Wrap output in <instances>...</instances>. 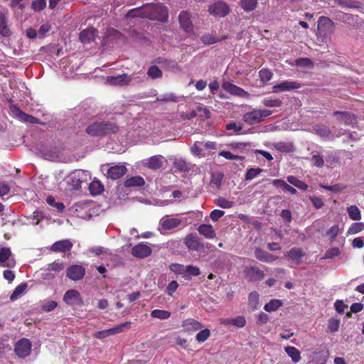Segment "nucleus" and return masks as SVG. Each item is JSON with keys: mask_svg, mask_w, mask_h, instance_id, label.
Returning a JSON list of instances; mask_svg holds the SVG:
<instances>
[{"mask_svg": "<svg viewBox=\"0 0 364 364\" xmlns=\"http://www.w3.org/2000/svg\"><path fill=\"white\" fill-rule=\"evenodd\" d=\"M282 303L279 299H272L269 303L266 304L264 306V310L268 312H272L277 310L281 306Z\"/></svg>", "mask_w": 364, "mask_h": 364, "instance_id": "obj_34", "label": "nucleus"}, {"mask_svg": "<svg viewBox=\"0 0 364 364\" xmlns=\"http://www.w3.org/2000/svg\"><path fill=\"white\" fill-rule=\"evenodd\" d=\"M144 180L141 176H132L127 178L124 181V186L126 187H136V186H142L144 185Z\"/></svg>", "mask_w": 364, "mask_h": 364, "instance_id": "obj_27", "label": "nucleus"}, {"mask_svg": "<svg viewBox=\"0 0 364 364\" xmlns=\"http://www.w3.org/2000/svg\"><path fill=\"white\" fill-rule=\"evenodd\" d=\"M249 304L253 308L256 309L259 303V294L256 291H252L249 295Z\"/></svg>", "mask_w": 364, "mask_h": 364, "instance_id": "obj_50", "label": "nucleus"}, {"mask_svg": "<svg viewBox=\"0 0 364 364\" xmlns=\"http://www.w3.org/2000/svg\"><path fill=\"white\" fill-rule=\"evenodd\" d=\"M161 156H154L150 157L147 162H146L145 165L148 168L151 169H158L161 168L163 165V161L161 160Z\"/></svg>", "mask_w": 364, "mask_h": 364, "instance_id": "obj_26", "label": "nucleus"}, {"mask_svg": "<svg viewBox=\"0 0 364 364\" xmlns=\"http://www.w3.org/2000/svg\"><path fill=\"white\" fill-rule=\"evenodd\" d=\"M240 5L245 11H251L257 7V0H240Z\"/></svg>", "mask_w": 364, "mask_h": 364, "instance_id": "obj_32", "label": "nucleus"}, {"mask_svg": "<svg viewBox=\"0 0 364 364\" xmlns=\"http://www.w3.org/2000/svg\"><path fill=\"white\" fill-rule=\"evenodd\" d=\"M90 190L92 194H99L103 191L104 188L98 181H94L90 184Z\"/></svg>", "mask_w": 364, "mask_h": 364, "instance_id": "obj_48", "label": "nucleus"}, {"mask_svg": "<svg viewBox=\"0 0 364 364\" xmlns=\"http://www.w3.org/2000/svg\"><path fill=\"white\" fill-rule=\"evenodd\" d=\"M97 36V30L94 28H88L80 33V40L83 43H90Z\"/></svg>", "mask_w": 364, "mask_h": 364, "instance_id": "obj_17", "label": "nucleus"}, {"mask_svg": "<svg viewBox=\"0 0 364 364\" xmlns=\"http://www.w3.org/2000/svg\"><path fill=\"white\" fill-rule=\"evenodd\" d=\"M63 301L70 306H81L83 303L80 293L75 289L67 291L64 294Z\"/></svg>", "mask_w": 364, "mask_h": 364, "instance_id": "obj_10", "label": "nucleus"}, {"mask_svg": "<svg viewBox=\"0 0 364 364\" xmlns=\"http://www.w3.org/2000/svg\"><path fill=\"white\" fill-rule=\"evenodd\" d=\"M46 6V0H33L32 2V9L35 11H41Z\"/></svg>", "mask_w": 364, "mask_h": 364, "instance_id": "obj_53", "label": "nucleus"}, {"mask_svg": "<svg viewBox=\"0 0 364 364\" xmlns=\"http://www.w3.org/2000/svg\"><path fill=\"white\" fill-rule=\"evenodd\" d=\"M151 316L159 319H167L170 317L171 313L165 310L155 309L151 312Z\"/></svg>", "mask_w": 364, "mask_h": 364, "instance_id": "obj_38", "label": "nucleus"}, {"mask_svg": "<svg viewBox=\"0 0 364 364\" xmlns=\"http://www.w3.org/2000/svg\"><path fill=\"white\" fill-rule=\"evenodd\" d=\"M178 21L181 27L186 32L193 30V25L191 19V15L186 11H181L178 15Z\"/></svg>", "mask_w": 364, "mask_h": 364, "instance_id": "obj_12", "label": "nucleus"}, {"mask_svg": "<svg viewBox=\"0 0 364 364\" xmlns=\"http://www.w3.org/2000/svg\"><path fill=\"white\" fill-rule=\"evenodd\" d=\"M262 104L266 107H278L282 105V102L277 98L272 99L271 97H266L262 100Z\"/></svg>", "mask_w": 364, "mask_h": 364, "instance_id": "obj_40", "label": "nucleus"}, {"mask_svg": "<svg viewBox=\"0 0 364 364\" xmlns=\"http://www.w3.org/2000/svg\"><path fill=\"white\" fill-rule=\"evenodd\" d=\"M340 321L338 319H330L328 321V329L332 332H336L339 328Z\"/></svg>", "mask_w": 364, "mask_h": 364, "instance_id": "obj_55", "label": "nucleus"}, {"mask_svg": "<svg viewBox=\"0 0 364 364\" xmlns=\"http://www.w3.org/2000/svg\"><path fill=\"white\" fill-rule=\"evenodd\" d=\"M245 274L247 277H248L249 279L252 281L262 280L264 277L263 271H262L257 267H247L245 269Z\"/></svg>", "mask_w": 364, "mask_h": 364, "instance_id": "obj_19", "label": "nucleus"}, {"mask_svg": "<svg viewBox=\"0 0 364 364\" xmlns=\"http://www.w3.org/2000/svg\"><path fill=\"white\" fill-rule=\"evenodd\" d=\"M224 323L225 324H232L239 328H242L246 323V321L244 317L238 316L235 318L226 319Z\"/></svg>", "mask_w": 364, "mask_h": 364, "instance_id": "obj_36", "label": "nucleus"}, {"mask_svg": "<svg viewBox=\"0 0 364 364\" xmlns=\"http://www.w3.org/2000/svg\"><path fill=\"white\" fill-rule=\"evenodd\" d=\"M255 257L259 261L267 263H271L277 259L278 257L269 254L267 252L262 250L260 248H257L255 251Z\"/></svg>", "mask_w": 364, "mask_h": 364, "instance_id": "obj_20", "label": "nucleus"}, {"mask_svg": "<svg viewBox=\"0 0 364 364\" xmlns=\"http://www.w3.org/2000/svg\"><path fill=\"white\" fill-rule=\"evenodd\" d=\"M80 171H76L73 173L69 177V179L73 183V187L75 188L80 187L81 181L80 179Z\"/></svg>", "mask_w": 364, "mask_h": 364, "instance_id": "obj_49", "label": "nucleus"}, {"mask_svg": "<svg viewBox=\"0 0 364 364\" xmlns=\"http://www.w3.org/2000/svg\"><path fill=\"white\" fill-rule=\"evenodd\" d=\"M126 171L127 168L123 165L112 166L107 171V176L112 180H116L124 176Z\"/></svg>", "mask_w": 364, "mask_h": 364, "instance_id": "obj_18", "label": "nucleus"}, {"mask_svg": "<svg viewBox=\"0 0 364 364\" xmlns=\"http://www.w3.org/2000/svg\"><path fill=\"white\" fill-rule=\"evenodd\" d=\"M364 230L363 223H353L348 229V233L351 235L356 234Z\"/></svg>", "mask_w": 364, "mask_h": 364, "instance_id": "obj_46", "label": "nucleus"}, {"mask_svg": "<svg viewBox=\"0 0 364 364\" xmlns=\"http://www.w3.org/2000/svg\"><path fill=\"white\" fill-rule=\"evenodd\" d=\"M171 271L178 274H184L186 267L179 264H171L169 267Z\"/></svg>", "mask_w": 364, "mask_h": 364, "instance_id": "obj_51", "label": "nucleus"}, {"mask_svg": "<svg viewBox=\"0 0 364 364\" xmlns=\"http://www.w3.org/2000/svg\"><path fill=\"white\" fill-rule=\"evenodd\" d=\"M287 181L301 190H306L308 188V186L304 182L299 180L296 177L293 176H288Z\"/></svg>", "mask_w": 364, "mask_h": 364, "instance_id": "obj_33", "label": "nucleus"}, {"mask_svg": "<svg viewBox=\"0 0 364 364\" xmlns=\"http://www.w3.org/2000/svg\"><path fill=\"white\" fill-rule=\"evenodd\" d=\"M73 245L69 240H62L55 242L50 247V250L58 252H70Z\"/></svg>", "mask_w": 364, "mask_h": 364, "instance_id": "obj_14", "label": "nucleus"}, {"mask_svg": "<svg viewBox=\"0 0 364 364\" xmlns=\"http://www.w3.org/2000/svg\"><path fill=\"white\" fill-rule=\"evenodd\" d=\"M222 87L230 94L239 96V97H246L248 95L247 92L245 91L242 88L237 87L228 81H225L222 84Z\"/></svg>", "mask_w": 364, "mask_h": 364, "instance_id": "obj_15", "label": "nucleus"}, {"mask_svg": "<svg viewBox=\"0 0 364 364\" xmlns=\"http://www.w3.org/2000/svg\"><path fill=\"white\" fill-rule=\"evenodd\" d=\"M272 113V111L269 109H254L251 112H246L243 115L242 119L247 124L252 125L259 123L265 117L271 115Z\"/></svg>", "mask_w": 364, "mask_h": 364, "instance_id": "obj_2", "label": "nucleus"}, {"mask_svg": "<svg viewBox=\"0 0 364 364\" xmlns=\"http://www.w3.org/2000/svg\"><path fill=\"white\" fill-rule=\"evenodd\" d=\"M57 306V303L54 301H49L46 302L42 306V309L45 311H51Z\"/></svg>", "mask_w": 364, "mask_h": 364, "instance_id": "obj_62", "label": "nucleus"}, {"mask_svg": "<svg viewBox=\"0 0 364 364\" xmlns=\"http://www.w3.org/2000/svg\"><path fill=\"white\" fill-rule=\"evenodd\" d=\"M263 171L262 169L259 168H252L247 171L245 174V180L251 181L257 176H259Z\"/></svg>", "mask_w": 364, "mask_h": 364, "instance_id": "obj_41", "label": "nucleus"}, {"mask_svg": "<svg viewBox=\"0 0 364 364\" xmlns=\"http://www.w3.org/2000/svg\"><path fill=\"white\" fill-rule=\"evenodd\" d=\"M339 232V228L338 225L332 226L326 232L327 235H328L331 240H333L336 236L338 235Z\"/></svg>", "mask_w": 364, "mask_h": 364, "instance_id": "obj_60", "label": "nucleus"}, {"mask_svg": "<svg viewBox=\"0 0 364 364\" xmlns=\"http://www.w3.org/2000/svg\"><path fill=\"white\" fill-rule=\"evenodd\" d=\"M16 261L14 259L11 251L9 247L0 248V265L3 267H14Z\"/></svg>", "mask_w": 364, "mask_h": 364, "instance_id": "obj_4", "label": "nucleus"}, {"mask_svg": "<svg viewBox=\"0 0 364 364\" xmlns=\"http://www.w3.org/2000/svg\"><path fill=\"white\" fill-rule=\"evenodd\" d=\"M313 132L323 139H328L331 135V129L326 125L319 124L312 127Z\"/></svg>", "mask_w": 364, "mask_h": 364, "instance_id": "obj_24", "label": "nucleus"}, {"mask_svg": "<svg viewBox=\"0 0 364 364\" xmlns=\"http://www.w3.org/2000/svg\"><path fill=\"white\" fill-rule=\"evenodd\" d=\"M0 34L3 36L9 35V29L7 27V18L5 14H0Z\"/></svg>", "mask_w": 364, "mask_h": 364, "instance_id": "obj_29", "label": "nucleus"}, {"mask_svg": "<svg viewBox=\"0 0 364 364\" xmlns=\"http://www.w3.org/2000/svg\"><path fill=\"white\" fill-rule=\"evenodd\" d=\"M223 177V175L222 173L213 175L211 179V183L215 185L217 188H219L221 185Z\"/></svg>", "mask_w": 364, "mask_h": 364, "instance_id": "obj_63", "label": "nucleus"}, {"mask_svg": "<svg viewBox=\"0 0 364 364\" xmlns=\"http://www.w3.org/2000/svg\"><path fill=\"white\" fill-rule=\"evenodd\" d=\"M132 255L136 258H145L151 255V248L144 242H140L132 249Z\"/></svg>", "mask_w": 364, "mask_h": 364, "instance_id": "obj_9", "label": "nucleus"}, {"mask_svg": "<svg viewBox=\"0 0 364 364\" xmlns=\"http://www.w3.org/2000/svg\"><path fill=\"white\" fill-rule=\"evenodd\" d=\"M304 256V252L301 248L294 247L285 254V257L289 260L295 262L296 264L300 263V259Z\"/></svg>", "mask_w": 364, "mask_h": 364, "instance_id": "obj_25", "label": "nucleus"}, {"mask_svg": "<svg viewBox=\"0 0 364 364\" xmlns=\"http://www.w3.org/2000/svg\"><path fill=\"white\" fill-rule=\"evenodd\" d=\"M118 126L112 122H94L87 127L85 132L91 136H103L118 132Z\"/></svg>", "mask_w": 364, "mask_h": 364, "instance_id": "obj_1", "label": "nucleus"}, {"mask_svg": "<svg viewBox=\"0 0 364 364\" xmlns=\"http://www.w3.org/2000/svg\"><path fill=\"white\" fill-rule=\"evenodd\" d=\"M136 79L134 74L128 75L127 74L119 75L117 76H108L107 77V82L112 85H129L132 81Z\"/></svg>", "mask_w": 364, "mask_h": 364, "instance_id": "obj_3", "label": "nucleus"}, {"mask_svg": "<svg viewBox=\"0 0 364 364\" xmlns=\"http://www.w3.org/2000/svg\"><path fill=\"white\" fill-rule=\"evenodd\" d=\"M202 144H203V142L197 141L192 146L191 150L193 155H195V156L202 155V149L200 146V145H202Z\"/></svg>", "mask_w": 364, "mask_h": 364, "instance_id": "obj_58", "label": "nucleus"}, {"mask_svg": "<svg viewBox=\"0 0 364 364\" xmlns=\"http://www.w3.org/2000/svg\"><path fill=\"white\" fill-rule=\"evenodd\" d=\"M200 274V269L196 266H186L185 277L191 278V277L198 276Z\"/></svg>", "mask_w": 364, "mask_h": 364, "instance_id": "obj_39", "label": "nucleus"}, {"mask_svg": "<svg viewBox=\"0 0 364 364\" xmlns=\"http://www.w3.org/2000/svg\"><path fill=\"white\" fill-rule=\"evenodd\" d=\"M215 203L222 208H230L233 207L235 203L232 200H228L225 198L220 197L215 200Z\"/></svg>", "mask_w": 364, "mask_h": 364, "instance_id": "obj_37", "label": "nucleus"}, {"mask_svg": "<svg viewBox=\"0 0 364 364\" xmlns=\"http://www.w3.org/2000/svg\"><path fill=\"white\" fill-rule=\"evenodd\" d=\"M9 109L14 115H15L23 122L31 124L36 123L38 122L37 118L23 112L18 107L15 105H11Z\"/></svg>", "mask_w": 364, "mask_h": 364, "instance_id": "obj_13", "label": "nucleus"}, {"mask_svg": "<svg viewBox=\"0 0 364 364\" xmlns=\"http://www.w3.org/2000/svg\"><path fill=\"white\" fill-rule=\"evenodd\" d=\"M225 128L227 130H232L235 133H239L242 129V124L231 122L225 125Z\"/></svg>", "mask_w": 364, "mask_h": 364, "instance_id": "obj_52", "label": "nucleus"}, {"mask_svg": "<svg viewBox=\"0 0 364 364\" xmlns=\"http://www.w3.org/2000/svg\"><path fill=\"white\" fill-rule=\"evenodd\" d=\"M208 11L214 16L224 17L229 13V6L223 1H218L209 6Z\"/></svg>", "mask_w": 364, "mask_h": 364, "instance_id": "obj_5", "label": "nucleus"}, {"mask_svg": "<svg viewBox=\"0 0 364 364\" xmlns=\"http://www.w3.org/2000/svg\"><path fill=\"white\" fill-rule=\"evenodd\" d=\"M333 115L341 124H343L347 126H353L356 123L355 116L350 112L336 111L333 113Z\"/></svg>", "mask_w": 364, "mask_h": 364, "instance_id": "obj_6", "label": "nucleus"}, {"mask_svg": "<svg viewBox=\"0 0 364 364\" xmlns=\"http://www.w3.org/2000/svg\"><path fill=\"white\" fill-rule=\"evenodd\" d=\"M85 274V269L81 265H72L67 269L66 276L73 281L82 279Z\"/></svg>", "mask_w": 364, "mask_h": 364, "instance_id": "obj_11", "label": "nucleus"}, {"mask_svg": "<svg viewBox=\"0 0 364 364\" xmlns=\"http://www.w3.org/2000/svg\"><path fill=\"white\" fill-rule=\"evenodd\" d=\"M311 161L314 165L317 167H322L324 165V161L319 155H314L311 158Z\"/></svg>", "mask_w": 364, "mask_h": 364, "instance_id": "obj_64", "label": "nucleus"}, {"mask_svg": "<svg viewBox=\"0 0 364 364\" xmlns=\"http://www.w3.org/2000/svg\"><path fill=\"white\" fill-rule=\"evenodd\" d=\"M210 336V331L208 329L200 331L196 336V339L199 343L205 342Z\"/></svg>", "mask_w": 364, "mask_h": 364, "instance_id": "obj_45", "label": "nucleus"}, {"mask_svg": "<svg viewBox=\"0 0 364 364\" xmlns=\"http://www.w3.org/2000/svg\"><path fill=\"white\" fill-rule=\"evenodd\" d=\"M201 41L203 43L210 45L217 43L220 41V38L211 34H205L202 36Z\"/></svg>", "mask_w": 364, "mask_h": 364, "instance_id": "obj_47", "label": "nucleus"}, {"mask_svg": "<svg viewBox=\"0 0 364 364\" xmlns=\"http://www.w3.org/2000/svg\"><path fill=\"white\" fill-rule=\"evenodd\" d=\"M42 213L40 211H34L32 217L31 218V223L33 225H36L40 223L43 220Z\"/></svg>", "mask_w": 364, "mask_h": 364, "instance_id": "obj_56", "label": "nucleus"}, {"mask_svg": "<svg viewBox=\"0 0 364 364\" xmlns=\"http://www.w3.org/2000/svg\"><path fill=\"white\" fill-rule=\"evenodd\" d=\"M185 245L192 250H197L201 247L199 237L196 234H189L185 238Z\"/></svg>", "mask_w": 364, "mask_h": 364, "instance_id": "obj_21", "label": "nucleus"}, {"mask_svg": "<svg viewBox=\"0 0 364 364\" xmlns=\"http://www.w3.org/2000/svg\"><path fill=\"white\" fill-rule=\"evenodd\" d=\"M301 87V83L296 81H283L272 87V92L279 93L281 92L291 91L299 89Z\"/></svg>", "mask_w": 364, "mask_h": 364, "instance_id": "obj_7", "label": "nucleus"}, {"mask_svg": "<svg viewBox=\"0 0 364 364\" xmlns=\"http://www.w3.org/2000/svg\"><path fill=\"white\" fill-rule=\"evenodd\" d=\"M64 268H65L64 262H63L60 260H56L54 262L49 264L48 265V267L46 268V269L48 271H53L55 273H58V272L63 271L64 269Z\"/></svg>", "mask_w": 364, "mask_h": 364, "instance_id": "obj_35", "label": "nucleus"}, {"mask_svg": "<svg viewBox=\"0 0 364 364\" xmlns=\"http://www.w3.org/2000/svg\"><path fill=\"white\" fill-rule=\"evenodd\" d=\"M259 76L262 82H267L272 78L273 73L270 70L263 68L259 72Z\"/></svg>", "mask_w": 364, "mask_h": 364, "instance_id": "obj_43", "label": "nucleus"}, {"mask_svg": "<svg viewBox=\"0 0 364 364\" xmlns=\"http://www.w3.org/2000/svg\"><path fill=\"white\" fill-rule=\"evenodd\" d=\"M181 220L178 218H171L168 215L164 216L159 221V225L166 230H169L179 225Z\"/></svg>", "mask_w": 364, "mask_h": 364, "instance_id": "obj_16", "label": "nucleus"}, {"mask_svg": "<svg viewBox=\"0 0 364 364\" xmlns=\"http://www.w3.org/2000/svg\"><path fill=\"white\" fill-rule=\"evenodd\" d=\"M147 75L151 78L156 79L161 77L162 72L156 65H152L149 68Z\"/></svg>", "mask_w": 364, "mask_h": 364, "instance_id": "obj_44", "label": "nucleus"}, {"mask_svg": "<svg viewBox=\"0 0 364 364\" xmlns=\"http://www.w3.org/2000/svg\"><path fill=\"white\" fill-rule=\"evenodd\" d=\"M225 214V212L221 210H214L210 213V217L212 220L218 221Z\"/></svg>", "mask_w": 364, "mask_h": 364, "instance_id": "obj_59", "label": "nucleus"}, {"mask_svg": "<svg viewBox=\"0 0 364 364\" xmlns=\"http://www.w3.org/2000/svg\"><path fill=\"white\" fill-rule=\"evenodd\" d=\"M131 321H127L125 323L114 326V328L115 330V333L117 334L124 331L125 330L129 329L131 328Z\"/></svg>", "mask_w": 364, "mask_h": 364, "instance_id": "obj_57", "label": "nucleus"}, {"mask_svg": "<svg viewBox=\"0 0 364 364\" xmlns=\"http://www.w3.org/2000/svg\"><path fill=\"white\" fill-rule=\"evenodd\" d=\"M347 212L349 218L353 220H360L361 214L359 208L356 205H350L348 208Z\"/></svg>", "mask_w": 364, "mask_h": 364, "instance_id": "obj_30", "label": "nucleus"}, {"mask_svg": "<svg viewBox=\"0 0 364 364\" xmlns=\"http://www.w3.org/2000/svg\"><path fill=\"white\" fill-rule=\"evenodd\" d=\"M198 232L207 239H213L216 236L213 227L210 224H202L198 228Z\"/></svg>", "mask_w": 364, "mask_h": 364, "instance_id": "obj_22", "label": "nucleus"}, {"mask_svg": "<svg viewBox=\"0 0 364 364\" xmlns=\"http://www.w3.org/2000/svg\"><path fill=\"white\" fill-rule=\"evenodd\" d=\"M295 64L299 67H309L311 64V60L307 58H301L297 59Z\"/></svg>", "mask_w": 364, "mask_h": 364, "instance_id": "obj_61", "label": "nucleus"}, {"mask_svg": "<svg viewBox=\"0 0 364 364\" xmlns=\"http://www.w3.org/2000/svg\"><path fill=\"white\" fill-rule=\"evenodd\" d=\"M182 326L183 327L184 330L188 332L197 331L203 328V326L200 323L193 318L186 319L183 322Z\"/></svg>", "mask_w": 364, "mask_h": 364, "instance_id": "obj_23", "label": "nucleus"}, {"mask_svg": "<svg viewBox=\"0 0 364 364\" xmlns=\"http://www.w3.org/2000/svg\"><path fill=\"white\" fill-rule=\"evenodd\" d=\"M27 288V284L26 283H22L18 285L14 292L10 296V299L11 301L16 300L20 296H21L26 291Z\"/></svg>", "mask_w": 364, "mask_h": 364, "instance_id": "obj_31", "label": "nucleus"}, {"mask_svg": "<svg viewBox=\"0 0 364 364\" xmlns=\"http://www.w3.org/2000/svg\"><path fill=\"white\" fill-rule=\"evenodd\" d=\"M31 350V343L26 338H23L18 341L15 346V352L20 358H25L28 355Z\"/></svg>", "mask_w": 364, "mask_h": 364, "instance_id": "obj_8", "label": "nucleus"}, {"mask_svg": "<svg viewBox=\"0 0 364 364\" xmlns=\"http://www.w3.org/2000/svg\"><path fill=\"white\" fill-rule=\"evenodd\" d=\"M219 156H223L226 159L229 160H242L243 159L242 156L234 155L231 152L227 151H220L219 153Z\"/></svg>", "mask_w": 364, "mask_h": 364, "instance_id": "obj_54", "label": "nucleus"}, {"mask_svg": "<svg viewBox=\"0 0 364 364\" xmlns=\"http://www.w3.org/2000/svg\"><path fill=\"white\" fill-rule=\"evenodd\" d=\"M275 149L283 152H290L293 149V146L290 143L277 142L274 144Z\"/></svg>", "mask_w": 364, "mask_h": 364, "instance_id": "obj_42", "label": "nucleus"}, {"mask_svg": "<svg viewBox=\"0 0 364 364\" xmlns=\"http://www.w3.org/2000/svg\"><path fill=\"white\" fill-rule=\"evenodd\" d=\"M285 352L291 358L294 363H297L301 359L300 352L298 349L293 346H287L285 348Z\"/></svg>", "mask_w": 364, "mask_h": 364, "instance_id": "obj_28", "label": "nucleus"}]
</instances>
